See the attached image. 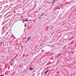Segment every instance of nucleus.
<instances>
[{
	"label": "nucleus",
	"instance_id": "nucleus-35",
	"mask_svg": "<svg viewBox=\"0 0 76 76\" xmlns=\"http://www.w3.org/2000/svg\"><path fill=\"white\" fill-rule=\"evenodd\" d=\"M75 12V11H74V12Z\"/></svg>",
	"mask_w": 76,
	"mask_h": 76
},
{
	"label": "nucleus",
	"instance_id": "nucleus-13",
	"mask_svg": "<svg viewBox=\"0 0 76 76\" xmlns=\"http://www.w3.org/2000/svg\"><path fill=\"white\" fill-rule=\"evenodd\" d=\"M45 13H43V14H42V15H40V16H43V15H45Z\"/></svg>",
	"mask_w": 76,
	"mask_h": 76
},
{
	"label": "nucleus",
	"instance_id": "nucleus-15",
	"mask_svg": "<svg viewBox=\"0 0 76 76\" xmlns=\"http://www.w3.org/2000/svg\"><path fill=\"white\" fill-rule=\"evenodd\" d=\"M31 19H30L29 20H28V21L27 22V23H28L29 22V21H31Z\"/></svg>",
	"mask_w": 76,
	"mask_h": 76
},
{
	"label": "nucleus",
	"instance_id": "nucleus-5",
	"mask_svg": "<svg viewBox=\"0 0 76 76\" xmlns=\"http://www.w3.org/2000/svg\"><path fill=\"white\" fill-rule=\"evenodd\" d=\"M29 69L30 70V71H32V70H34V68L32 67H30L29 68Z\"/></svg>",
	"mask_w": 76,
	"mask_h": 76
},
{
	"label": "nucleus",
	"instance_id": "nucleus-21",
	"mask_svg": "<svg viewBox=\"0 0 76 76\" xmlns=\"http://www.w3.org/2000/svg\"><path fill=\"white\" fill-rule=\"evenodd\" d=\"M2 43H3V42H1L0 43V45H1V44H2Z\"/></svg>",
	"mask_w": 76,
	"mask_h": 76
},
{
	"label": "nucleus",
	"instance_id": "nucleus-20",
	"mask_svg": "<svg viewBox=\"0 0 76 76\" xmlns=\"http://www.w3.org/2000/svg\"><path fill=\"white\" fill-rule=\"evenodd\" d=\"M35 74L34 73L33 75V76H35Z\"/></svg>",
	"mask_w": 76,
	"mask_h": 76
},
{
	"label": "nucleus",
	"instance_id": "nucleus-16",
	"mask_svg": "<svg viewBox=\"0 0 76 76\" xmlns=\"http://www.w3.org/2000/svg\"><path fill=\"white\" fill-rule=\"evenodd\" d=\"M75 9H76V8H75L74 10H73L71 12H73V11H75Z\"/></svg>",
	"mask_w": 76,
	"mask_h": 76
},
{
	"label": "nucleus",
	"instance_id": "nucleus-8",
	"mask_svg": "<svg viewBox=\"0 0 76 76\" xmlns=\"http://www.w3.org/2000/svg\"><path fill=\"white\" fill-rule=\"evenodd\" d=\"M56 10L57 13H58V12H59V9H58V8Z\"/></svg>",
	"mask_w": 76,
	"mask_h": 76
},
{
	"label": "nucleus",
	"instance_id": "nucleus-19",
	"mask_svg": "<svg viewBox=\"0 0 76 76\" xmlns=\"http://www.w3.org/2000/svg\"><path fill=\"white\" fill-rule=\"evenodd\" d=\"M52 28H53V27H51L50 28V29H52Z\"/></svg>",
	"mask_w": 76,
	"mask_h": 76
},
{
	"label": "nucleus",
	"instance_id": "nucleus-23",
	"mask_svg": "<svg viewBox=\"0 0 76 76\" xmlns=\"http://www.w3.org/2000/svg\"><path fill=\"white\" fill-rule=\"evenodd\" d=\"M41 8H39V10H41Z\"/></svg>",
	"mask_w": 76,
	"mask_h": 76
},
{
	"label": "nucleus",
	"instance_id": "nucleus-14",
	"mask_svg": "<svg viewBox=\"0 0 76 76\" xmlns=\"http://www.w3.org/2000/svg\"><path fill=\"white\" fill-rule=\"evenodd\" d=\"M75 7H72V8H71V10H73V9H74Z\"/></svg>",
	"mask_w": 76,
	"mask_h": 76
},
{
	"label": "nucleus",
	"instance_id": "nucleus-26",
	"mask_svg": "<svg viewBox=\"0 0 76 76\" xmlns=\"http://www.w3.org/2000/svg\"><path fill=\"white\" fill-rule=\"evenodd\" d=\"M2 72H3V71H1V72H0V73H2Z\"/></svg>",
	"mask_w": 76,
	"mask_h": 76
},
{
	"label": "nucleus",
	"instance_id": "nucleus-10",
	"mask_svg": "<svg viewBox=\"0 0 76 76\" xmlns=\"http://www.w3.org/2000/svg\"><path fill=\"white\" fill-rule=\"evenodd\" d=\"M8 23H9V22H6V23H5L4 24L5 25H8Z\"/></svg>",
	"mask_w": 76,
	"mask_h": 76
},
{
	"label": "nucleus",
	"instance_id": "nucleus-2",
	"mask_svg": "<svg viewBox=\"0 0 76 76\" xmlns=\"http://www.w3.org/2000/svg\"><path fill=\"white\" fill-rule=\"evenodd\" d=\"M72 4V2H69V3L66 4V6L69 7V6L70 5V4Z\"/></svg>",
	"mask_w": 76,
	"mask_h": 76
},
{
	"label": "nucleus",
	"instance_id": "nucleus-22",
	"mask_svg": "<svg viewBox=\"0 0 76 76\" xmlns=\"http://www.w3.org/2000/svg\"><path fill=\"white\" fill-rule=\"evenodd\" d=\"M73 74V73H72L71 75H70V76H72V75Z\"/></svg>",
	"mask_w": 76,
	"mask_h": 76
},
{
	"label": "nucleus",
	"instance_id": "nucleus-9",
	"mask_svg": "<svg viewBox=\"0 0 76 76\" xmlns=\"http://www.w3.org/2000/svg\"><path fill=\"white\" fill-rule=\"evenodd\" d=\"M13 60H14V58H12L11 60V62H13Z\"/></svg>",
	"mask_w": 76,
	"mask_h": 76
},
{
	"label": "nucleus",
	"instance_id": "nucleus-30",
	"mask_svg": "<svg viewBox=\"0 0 76 76\" xmlns=\"http://www.w3.org/2000/svg\"><path fill=\"white\" fill-rule=\"evenodd\" d=\"M39 75V73L38 74V75Z\"/></svg>",
	"mask_w": 76,
	"mask_h": 76
},
{
	"label": "nucleus",
	"instance_id": "nucleus-33",
	"mask_svg": "<svg viewBox=\"0 0 76 76\" xmlns=\"http://www.w3.org/2000/svg\"><path fill=\"white\" fill-rule=\"evenodd\" d=\"M3 23H2V25H3Z\"/></svg>",
	"mask_w": 76,
	"mask_h": 76
},
{
	"label": "nucleus",
	"instance_id": "nucleus-17",
	"mask_svg": "<svg viewBox=\"0 0 76 76\" xmlns=\"http://www.w3.org/2000/svg\"><path fill=\"white\" fill-rule=\"evenodd\" d=\"M38 19H41V16H40L38 18Z\"/></svg>",
	"mask_w": 76,
	"mask_h": 76
},
{
	"label": "nucleus",
	"instance_id": "nucleus-7",
	"mask_svg": "<svg viewBox=\"0 0 76 76\" xmlns=\"http://www.w3.org/2000/svg\"><path fill=\"white\" fill-rule=\"evenodd\" d=\"M55 2H56V0H54L53 1L52 3V6H53V5H54V3H55Z\"/></svg>",
	"mask_w": 76,
	"mask_h": 76
},
{
	"label": "nucleus",
	"instance_id": "nucleus-36",
	"mask_svg": "<svg viewBox=\"0 0 76 76\" xmlns=\"http://www.w3.org/2000/svg\"><path fill=\"white\" fill-rule=\"evenodd\" d=\"M35 71L34 72H35Z\"/></svg>",
	"mask_w": 76,
	"mask_h": 76
},
{
	"label": "nucleus",
	"instance_id": "nucleus-1",
	"mask_svg": "<svg viewBox=\"0 0 76 76\" xmlns=\"http://www.w3.org/2000/svg\"><path fill=\"white\" fill-rule=\"evenodd\" d=\"M2 29L3 30V31L1 33V34H3L4 33H5V32H6V30L7 29V28L6 27V26L3 27Z\"/></svg>",
	"mask_w": 76,
	"mask_h": 76
},
{
	"label": "nucleus",
	"instance_id": "nucleus-4",
	"mask_svg": "<svg viewBox=\"0 0 76 76\" xmlns=\"http://www.w3.org/2000/svg\"><path fill=\"white\" fill-rule=\"evenodd\" d=\"M23 20H24V22H27V21L28 20V19L27 18L26 19V18H25L24 19H23Z\"/></svg>",
	"mask_w": 76,
	"mask_h": 76
},
{
	"label": "nucleus",
	"instance_id": "nucleus-6",
	"mask_svg": "<svg viewBox=\"0 0 76 76\" xmlns=\"http://www.w3.org/2000/svg\"><path fill=\"white\" fill-rule=\"evenodd\" d=\"M31 37H28L27 39V41H29L30 39H31Z\"/></svg>",
	"mask_w": 76,
	"mask_h": 76
},
{
	"label": "nucleus",
	"instance_id": "nucleus-3",
	"mask_svg": "<svg viewBox=\"0 0 76 76\" xmlns=\"http://www.w3.org/2000/svg\"><path fill=\"white\" fill-rule=\"evenodd\" d=\"M50 70L49 69V70H47L46 71H45V75H47V73L48 72H50Z\"/></svg>",
	"mask_w": 76,
	"mask_h": 76
},
{
	"label": "nucleus",
	"instance_id": "nucleus-27",
	"mask_svg": "<svg viewBox=\"0 0 76 76\" xmlns=\"http://www.w3.org/2000/svg\"><path fill=\"white\" fill-rule=\"evenodd\" d=\"M7 1H10V0H7Z\"/></svg>",
	"mask_w": 76,
	"mask_h": 76
},
{
	"label": "nucleus",
	"instance_id": "nucleus-18",
	"mask_svg": "<svg viewBox=\"0 0 76 76\" xmlns=\"http://www.w3.org/2000/svg\"><path fill=\"white\" fill-rule=\"evenodd\" d=\"M21 19H23V16H22L21 15Z\"/></svg>",
	"mask_w": 76,
	"mask_h": 76
},
{
	"label": "nucleus",
	"instance_id": "nucleus-32",
	"mask_svg": "<svg viewBox=\"0 0 76 76\" xmlns=\"http://www.w3.org/2000/svg\"><path fill=\"white\" fill-rule=\"evenodd\" d=\"M1 47H0V49H1Z\"/></svg>",
	"mask_w": 76,
	"mask_h": 76
},
{
	"label": "nucleus",
	"instance_id": "nucleus-28",
	"mask_svg": "<svg viewBox=\"0 0 76 76\" xmlns=\"http://www.w3.org/2000/svg\"><path fill=\"white\" fill-rule=\"evenodd\" d=\"M22 23H24V21H22Z\"/></svg>",
	"mask_w": 76,
	"mask_h": 76
},
{
	"label": "nucleus",
	"instance_id": "nucleus-31",
	"mask_svg": "<svg viewBox=\"0 0 76 76\" xmlns=\"http://www.w3.org/2000/svg\"><path fill=\"white\" fill-rule=\"evenodd\" d=\"M66 45H65V47H66Z\"/></svg>",
	"mask_w": 76,
	"mask_h": 76
},
{
	"label": "nucleus",
	"instance_id": "nucleus-24",
	"mask_svg": "<svg viewBox=\"0 0 76 76\" xmlns=\"http://www.w3.org/2000/svg\"><path fill=\"white\" fill-rule=\"evenodd\" d=\"M36 16V15H35V14H34V16Z\"/></svg>",
	"mask_w": 76,
	"mask_h": 76
},
{
	"label": "nucleus",
	"instance_id": "nucleus-29",
	"mask_svg": "<svg viewBox=\"0 0 76 76\" xmlns=\"http://www.w3.org/2000/svg\"><path fill=\"white\" fill-rule=\"evenodd\" d=\"M8 1H6V3H8Z\"/></svg>",
	"mask_w": 76,
	"mask_h": 76
},
{
	"label": "nucleus",
	"instance_id": "nucleus-11",
	"mask_svg": "<svg viewBox=\"0 0 76 76\" xmlns=\"http://www.w3.org/2000/svg\"><path fill=\"white\" fill-rule=\"evenodd\" d=\"M8 33H9L8 32H7L6 34H5L4 36H3V37H4V36H6L7 35Z\"/></svg>",
	"mask_w": 76,
	"mask_h": 76
},
{
	"label": "nucleus",
	"instance_id": "nucleus-25",
	"mask_svg": "<svg viewBox=\"0 0 76 76\" xmlns=\"http://www.w3.org/2000/svg\"><path fill=\"white\" fill-rule=\"evenodd\" d=\"M26 25H25V27H24L25 28H26Z\"/></svg>",
	"mask_w": 76,
	"mask_h": 76
},
{
	"label": "nucleus",
	"instance_id": "nucleus-12",
	"mask_svg": "<svg viewBox=\"0 0 76 76\" xmlns=\"http://www.w3.org/2000/svg\"><path fill=\"white\" fill-rule=\"evenodd\" d=\"M12 16V14H10V15H9L8 16V17H10V16Z\"/></svg>",
	"mask_w": 76,
	"mask_h": 76
},
{
	"label": "nucleus",
	"instance_id": "nucleus-34",
	"mask_svg": "<svg viewBox=\"0 0 76 76\" xmlns=\"http://www.w3.org/2000/svg\"><path fill=\"white\" fill-rule=\"evenodd\" d=\"M0 76H1V75Z\"/></svg>",
	"mask_w": 76,
	"mask_h": 76
}]
</instances>
